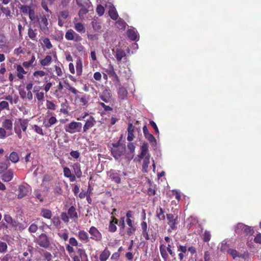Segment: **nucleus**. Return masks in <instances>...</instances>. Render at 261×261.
Masks as SVG:
<instances>
[{"label":"nucleus","mask_w":261,"mask_h":261,"mask_svg":"<svg viewBox=\"0 0 261 261\" xmlns=\"http://www.w3.org/2000/svg\"><path fill=\"white\" fill-rule=\"evenodd\" d=\"M118 94L119 97L121 99H124L127 97L128 92L127 90L124 87H121L118 89Z\"/></svg>","instance_id":"nucleus-15"},{"label":"nucleus","mask_w":261,"mask_h":261,"mask_svg":"<svg viewBox=\"0 0 261 261\" xmlns=\"http://www.w3.org/2000/svg\"><path fill=\"white\" fill-rule=\"evenodd\" d=\"M36 31V29L33 30L31 27H29L28 30V35L29 38L32 41L35 42L38 41Z\"/></svg>","instance_id":"nucleus-10"},{"label":"nucleus","mask_w":261,"mask_h":261,"mask_svg":"<svg viewBox=\"0 0 261 261\" xmlns=\"http://www.w3.org/2000/svg\"><path fill=\"white\" fill-rule=\"evenodd\" d=\"M52 61V58L49 55H47L43 59L40 60V64L42 66H46L49 65Z\"/></svg>","instance_id":"nucleus-21"},{"label":"nucleus","mask_w":261,"mask_h":261,"mask_svg":"<svg viewBox=\"0 0 261 261\" xmlns=\"http://www.w3.org/2000/svg\"><path fill=\"white\" fill-rule=\"evenodd\" d=\"M20 125L23 131H25L28 126V120H19Z\"/></svg>","instance_id":"nucleus-46"},{"label":"nucleus","mask_w":261,"mask_h":261,"mask_svg":"<svg viewBox=\"0 0 261 261\" xmlns=\"http://www.w3.org/2000/svg\"><path fill=\"white\" fill-rule=\"evenodd\" d=\"M211 237V234L210 231L205 230L203 234V240L204 242H208Z\"/></svg>","instance_id":"nucleus-44"},{"label":"nucleus","mask_w":261,"mask_h":261,"mask_svg":"<svg viewBox=\"0 0 261 261\" xmlns=\"http://www.w3.org/2000/svg\"><path fill=\"white\" fill-rule=\"evenodd\" d=\"M52 222L55 226H58L61 222L59 218L58 217H54L52 219Z\"/></svg>","instance_id":"nucleus-63"},{"label":"nucleus","mask_w":261,"mask_h":261,"mask_svg":"<svg viewBox=\"0 0 261 261\" xmlns=\"http://www.w3.org/2000/svg\"><path fill=\"white\" fill-rule=\"evenodd\" d=\"M126 223L129 226V228L127 230V233L129 236L132 234L136 231V227L133 225L131 219L126 220Z\"/></svg>","instance_id":"nucleus-22"},{"label":"nucleus","mask_w":261,"mask_h":261,"mask_svg":"<svg viewBox=\"0 0 261 261\" xmlns=\"http://www.w3.org/2000/svg\"><path fill=\"white\" fill-rule=\"evenodd\" d=\"M34 195L35 197L39 200L40 201L43 202V196L39 193L38 191H36L34 192Z\"/></svg>","instance_id":"nucleus-60"},{"label":"nucleus","mask_w":261,"mask_h":261,"mask_svg":"<svg viewBox=\"0 0 261 261\" xmlns=\"http://www.w3.org/2000/svg\"><path fill=\"white\" fill-rule=\"evenodd\" d=\"M160 251L162 257L164 258L165 261L167 260L168 257V255L166 251V247L165 245L162 244L160 246Z\"/></svg>","instance_id":"nucleus-24"},{"label":"nucleus","mask_w":261,"mask_h":261,"mask_svg":"<svg viewBox=\"0 0 261 261\" xmlns=\"http://www.w3.org/2000/svg\"><path fill=\"white\" fill-rule=\"evenodd\" d=\"M73 169L74 171V173L76 175V176L79 178L82 176V171L81 170L80 167L77 165H74L73 166Z\"/></svg>","instance_id":"nucleus-41"},{"label":"nucleus","mask_w":261,"mask_h":261,"mask_svg":"<svg viewBox=\"0 0 261 261\" xmlns=\"http://www.w3.org/2000/svg\"><path fill=\"white\" fill-rule=\"evenodd\" d=\"M49 17V15H44L41 16L40 18V21L39 22V28L40 30L44 33H46L48 31V22L47 18Z\"/></svg>","instance_id":"nucleus-5"},{"label":"nucleus","mask_w":261,"mask_h":261,"mask_svg":"<svg viewBox=\"0 0 261 261\" xmlns=\"http://www.w3.org/2000/svg\"><path fill=\"white\" fill-rule=\"evenodd\" d=\"M3 127L7 129L11 130L12 128V122L10 120L6 119L3 123Z\"/></svg>","instance_id":"nucleus-37"},{"label":"nucleus","mask_w":261,"mask_h":261,"mask_svg":"<svg viewBox=\"0 0 261 261\" xmlns=\"http://www.w3.org/2000/svg\"><path fill=\"white\" fill-rule=\"evenodd\" d=\"M21 261H31L32 256H29V253L28 252H24L22 254V256L20 258Z\"/></svg>","instance_id":"nucleus-39"},{"label":"nucleus","mask_w":261,"mask_h":261,"mask_svg":"<svg viewBox=\"0 0 261 261\" xmlns=\"http://www.w3.org/2000/svg\"><path fill=\"white\" fill-rule=\"evenodd\" d=\"M29 16V18L32 20H35L36 19V15L35 13V11L33 9H31L30 11H29V13L28 14Z\"/></svg>","instance_id":"nucleus-54"},{"label":"nucleus","mask_w":261,"mask_h":261,"mask_svg":"<svg viewBox=\"0 0 261 261\" xmlns=\"http://www.w3.org/2000/svg\"><path fill=\"white\" fill-rule=\"evenodd\" d=\"M96 12L99 16H102L105 13V8L100 5L97 6L96 8Z\"/></svg>","instance_id":"nucleus-52"},{"label":"nucleus","mask_w":261,"mask_h":261,"mask_svg":"<svg viewBox=\"0 0 261 261\" xmlns=\"http://www.w3.org/2000/svg\"><path fill=\"white\" fill-rule=\"evenodd\" d=\"M128 37L133 41L138 39V32L135 29H128L127 31Z\"/></svg>","instance_id":"nucleus-11"},{"label":"nucleus","mask_w":261,"mask_h":261,"mask_svg":"<svg viewBox=\"0 0 261 261\" xmlns=\"http://www.w3.org/2000/svg\"><path fill=\"white\" fill-rule=\"evenodd\" d=\"M17 76L19 79H23L24 78L23 74H25L27 72L24 70L23 68L20 65H17L16 66Z\"/></svg>","instance_id":"nucleus-19"},{"label":"nucleus","mask_w":261,"mask_h":261,"mask_svg":"<svg viewBox=\"0 0 261 261\" xmlns=\"http://www.w3.org/2000/svg\"><path fill=\"white\" fill-rule=\"evenodd\" d=\"M227 253L231 255L233 258H236V257H241V255H239L238 251L236 250L232 249H228L227 250Z\"/></svg>","instance_id":"nucleus-40"},{"label":"nucleus","mask_w":261,"mask_h":261,"mask_svg":"<svg viewBox=\"0 0 261 261\" xmlns=\"http://www.w3.org/2000/svg\"><path fill=\"white\" fill-rule=\"evenodd\" d=\"M77 253L79 254L80 256L82 259L84 258V257H86L87 255L86 254L85 250L83 249L79 248L77 250Z\"/></svg>","instance_id":"nucleus-58"},{"label":"nucleus","mask_w":261,"mask_h":261,"mask_svg":"<svg viewBox=\"0 0 261 261\" xmlns=\"http://www.w3.org/2000/svg\"><path fill=\"white\" fill-rule=\"evenodd\" d=\"M117 27L120 29H124L126 27V22L122 19H119L116 21Z\"/></svg>","instance_id":"nucleus-38"},{"label":"nucleus","mask_w":261,"mask_h":261,"mask_svg":"<svg viewBox=\"0 0 261 261\" xmlns=\"http://www.w3.org/2000/svg\"><path fill=\"white\" fill-rule=\"evenodd\" d=\"M75 29L79 32H85V29L81 22H77L75 24Z\"/></svg>","instance_id":"nucleus-35"},{"label":"nucleus","mask_w":261,"mask_h":261,"mask_svg":"<svg viewBox=\"0 0 261 261\" xmlns=\"http://www.w3.org/2000/svg\"><path fill=\"white\" fill-rule=\"evenodd\" d=\"M145 137L150 142H156L154 137L149 133H147V134Z\"/></svg>","instance_id":"nucleus-56"},{"label":"nucleus","mask_w":261,"mask_h":261,"mask_svg":"<svg viewBox=\"0 0 261 261\" xmlns=\"http://www.w3.org/2000/svg\"><path fill=\"white\" fill-rule=\"evenodd\" d=\"M89 233L91 234V238L96 241H100L102 239V235L98 229L94 226H92L89 231Z\"/></svg>","instance_id":"nucleus-6"},{"label":"nucleus","mask_w":261,"mask_h":261,"mask_svg":"<svg viewBox=\"0 0 261 261\" xmlns=\"http://www.w3.org/2000/svg\"><path fill=\"white\" fill-rule=\"evenodd\" d=\"M41 214L43 217L47 219H50L51 217V212L48 209H42Z\"/></svg>","instance_id":"nucleus-33"},{"label":"nucleus","mask_w":261,"mask_h":261,"mask_svg":"<svg viewBox=\"0 0 261 261\" xmlns=\"http://www.w3.org/2000/svg\"><path fill=\"white\" fill-rule=\"evenodd\" d=\"M9 159L11 162L16 163L19 161V157L16 152H12L10 153Z\"/></svg>","instance_id":"nucleus-31"},{"label":"nucleus","mask_w":261,"mask_h":261,"mask_svg":"<svg viewBox=\"0 0 261 261\" xmlns=\"http://www.w3.org/2000/svg\"><path fill=\"white\" fill-rule=\"evenodd\" d=\"M7 245L5 242H0V252H4L7 250Z\"/></svg>","instance_id":"nucleus-57"},{"label":"nucleus","mask_w":261,"mask_h":261,"mask_svg":"<svg viewBox=\"0 0 261 261\" xmlns=\"http://www.w3.org/2000/svg\"><path fill=\"white\" fill-rule=\"evenodd\" d=\"M125 56L126 54L123 50L119 48L116 49L115 57L118 62H120L122 59Z\"/></svg>","instance_id":"nucleus-16"},{"label":"nucleus","mask_w":261,"mask_h":261,"mask_svg":"<svg viewBox=\"0 0 261 261\" xmlns=\"http://www.w3.org/2000/svg\"><path fill=\"white\" fill-rule=\"evenodd\" d=\"M117 227L116 225L114 223H113V222H110L109 227V230L110 231L114 232L116 231Z\"/></svg>","instance_id":"nucleus-61"},{"label":"nucleus","mask_w":261,"mask_h":261,"mask_svg":"<svg viewBox=\"0 0 261 261\" xmlns=\"http://www.w3.org/2000/svg\"><path fill=\"white\" fill-rule=\"evenodd\" d=\"M235 231L237 233H244L250 235H252L253 233V230L250 227L242 223L237 224L235 228Z\"/></svg>","instance_id":"nucleus-4"},{"label":"nucleus","mask_w":261,"mask_h":261,"mask_svg":"<svg viewBox=\"0 0 261 261\" xmlns=\"http://www.w3.org/2000/svg\"><path fill=\"white\" fill-rule=\"evenodd\" d=\"M111 178L116 183L119 184L121 181L120 177L115 173L110 175Z\"/></svg>","instance_id":"nucleus-48"},{"label":"nucleus","mask_w":261,"mask_h":261,"mask_svg":"<svg viewBox=\"0 0 261 261\" xmlns=\"http://www.w3.org/2000/svg\"><path fill=\"white\" fill-rule=\"evenodd\" d=\"M95 121L93 118L91 117L90 119L87 120L84 126V131L86 132L88 129L92 127L94 125V123Z\"/></svg>","instance_id":"nucleus-28"},{"label":"nucleus","mask_w":261,"mask_h":261,"mask_svg":"<svg viewBox=\"0 0 261 261\" xmlns=\"http://www.w3.org/2000/svg\"><path fill=\"white\" fill-rule=\"evenodd\" d=\"M35 97L39 102H41L44 98V93L43 92L37 91V92L36 93Z\"/></svg>","instance_id":"nucleus-51"},{"label":"nucleus","mask_w":261,"mask_h":261,"mask_svg":"<svg viewBox=\"0 0 261 261\" xmlns=\"http://www.w3.org/2000/svg\"><path fill=\"white\" fill-rule=\"evenodd\" d=\"M12 259V256L10 254H7L1 259V261H9Z\"/></svg>","instance_id":"nucleus-64"},{"label":"nucleus","mask_w":261,"mask_h":261,"mask_svg":"<svg viewBox=\"0 0 261 261\" xmlns=\"http://www.w3.org/2000/svg\"><path fill=\"white\" fill-rule=\"evenodd\" d=\"M122 138V136L121 135L117 143L112 144L113 148L111 149V152L116 160H118L125 152V145L121 142Z\"/></svg>","instance_id":"nucleus-1"},{"label":"nucleus","mask_w":261,"mask_h":261,"mask_svg":"<svg viewBox=\"0 0 261 261\" xmlns=\"http://www.w3.org/2000/svg\"><path fill=\"white\" fill-rule=\"evenodd\" d=\"M66 88L71 92L76 95L75 96V101L79 103L80 106H85L88 103V97L84 94L82 95H77L79 93L75 88L70 86V84H67Z\"/></svg>","instance_id":"nucleus-2"},{"label":"nucleus","mask_w":261,"mask_h":261,"mask_svg":"<svg viewBox=\"0 0 261 261\" xmlns=\"http://www.w3.org/2000/svg\"><path fill=\"white\" fill-rule=\"evenodd\" d=\"M75 32L72 29H69L65 33V37L67 40H73Z\"/></svg>","instance_id":"nucleus-25"},{"label":"nucleus","mask_w":261,"mask_h":261,"mask_svg":"<svg viewBox=\"0 0 261 261\" xmlns=\"http://www.w3.org/2000/svg\"><path fill=\"white\" fill-rule=\"evenodd\" d=\"M7 42V40L5 36L0 33V46H5Z\"/></svg>","instance_id":"nucleus-42"},{"label":"nucleus","mask_w":261,"mask_h":261,"mask_svg":"<svg viewBox=\"0 0 261 261\" xmlns=\"http://www.w3.org/2000/svg\"><path fill=\"white\" fill-rule=\"evenodd\" d=\"M13 177V172L11 170L7 171L2 176V179L5 182L10 181Z\"/></svg>","instance_id":"nucleus-23"},{"label":"nucleus","mask_w":261,"mask_h":261,"mask_svg":"<svg viewBox=\"0 0 261 261\" xmlns=\"http://www.w3.org/2000/svg\"><path fill=\"white\" fill-rule=\"evenodd\" d=\"M46 106L47 107V109L48 110H56V107L55 104L51 101L47 100L46 101Z\"/></svg>","instance_id":"nucleus-45"},{"label":"nucleus","mask_w":261,"mask_h":261,"mask_svg":"<svg viewBox=\"0 0 261 261\" xmlns=\"http://www.w3.org/2000/svg\"><path fill=\"white\" fill-rule=\"evenodd\" d=\"M128 136L127 137V139L128 141H132L134 138V126L133 124L131 123H129L128 124Z\"/></svg>","instance_id":"nucleus-13"},{"label":"nucleus","mask_w":261,"mask_h":261,"mask_svg":"<svg viewBox=\"0 0 261 261\" xmlns=\"http://www.w3.org/2000/svg\"><path fill=\"white\" fill-rule=\"evenodd\" d=\"M68 215L71 219H77L78 218L76 210L73 206H71L68 211Z\"/></svg>","instance_id":"nucleus-20"},{"label":"nucleus","mask_w":261,"mask_h":261,"mask_svg":"<svg viewBox=\"0 0 261 261\" xmlns=\"http://www.w3.org/2000/svg\"><path fill=\"white\" fill-rule=\"evenodd\" d=\"M38 228V226L36 224L33 223L30 226L29 230L32 233H35L37 231Z\"/></svg>","instance_id":"nucleus-55"},{"label":"nucleus","mask_w":261,"mask_h":261,"mask_svg":"<svg viewBox=\"0 0 261 261\" xmlns=\"http://www.w3.org/2000/svg\"><path fill=\"white\" fill-rule=\"evenodd\" d=\"M69 16V12L68 11H62L60 12V15L58 17L61 19H66Z\"/></svg>","instance_id":"nucleus-53"},{"label":"nucleus","mask_w":261,"mask_h":261,"mask_svg":"<svg viewBox=\"0 0 261 261\" xmlns=\"http://www.w3.org/2000/svg\"><path fill=\"white\" fill-rule=\"evenodd\" d=\"M43 42L46 48L49 49L53 47V45L51 44L49 38H44L43 40Z\"/></svg>","instance_id":"nucleus-47"},{"label":"nucleus","mask_w":261,"mask_h":261,"mask_svg":"<svg viewBox=\"0 0 261 261\" xmlns=\"http://www.w3.org/2000/svg\"><path fill=\"white\" fill-rule=\"evenodd\" d=\"M62 220L65 222H68L69 221L68 215L66 213H62L61 215Z\"/></svg>","instance_id":"nucleus-62"},{"label":"nucleus","mask_w":261,"mask_h":261,"mask_svg":"<svg viewBox=\"0 0 261 261\" xmlns=\"http://www.w3.org/2000/svg\"><path fill=\"white\" fill-rule=\"evenodd\" d=\"M109 15L110 16L111 18L114 20H116L118 19V14L116 9L114 7L112 8L109 10Z\"/></svg>","instance_id":"nucleus-27"},{"label":"nucleus","mask_w":261,"mask_h":261,"mask_svg":"<svg viewBox=\"0 0 261 261\" xmlns=\"http://www.w3.org/2000/svg\"><path fill=\"white\" fill-rule=\"evenodd\" d=\"M167 223L172 229L176 228V225L177 224V216L175 217L172 214H168L166 215Z\"/></svg>","instance_id":"nucleus-7"},{"label":"nucleus","mask_w":261,"mask_h":261,"mask_svg":"<svg viewBox=\"0 0 261 261\" xmlns=\"http://www.w3.org/2000/svg\"><path fill=\"white\" fill-rule=\"evenodd\" d=\"M45 75V72L42 70L36 71L33 73V76L36 78H39V77H43Z\"/></svg>","instance_id":"nucleus-49"},{"label":"nucleus","mask_w":261,"mask_h":261,"mask_svg":"<svg viewBox=\"0 0 261 261\" xmlns=\"http://www.w3.org/2000/svg\"><path fill=\"white\" fill-rule=\"evenodd\" d=\"M0 10L7 17L11 16V11L8 7H0Z\"/></svg>","instance_id":"nucleus-43"},{"label":"nucleus","mask_w":261,"mask_h":261,"mask_svg":"<svg viewBox=\"0 0 261 261\" xmlns=\"http://www.w3.org/2000/svg\"><path fill=\"white\" fill-rule=\"evenodd\" d=\"M148 144L147 143H143L141 146V152L139 155H138V158L140 160L143 159L147 155L148 153Z\"/></svg>","instance_id":"nucleus-12"},{"label":"nucleus","mask_w":261,"mask_h":261,"mask_svg":"<svg viewBox=\"0 0 261 261\" xmlns=\"http://www.w3.org/2000/svg\"><path fill=\"white\" fill-rule=\"evenodd\" d=\"M43 256L44 258V260H46L47 261H51L52 259L51 254L46 251L43 252Z\"/></svg>","instance_id":"nucleus-50"},{"label":"nucleus","mask_w":261,"mask_h":261,"mask_svg":"<svg viewBox=\"0 0 261 261\" xmlns=\"http://www.w3.org/2000/svg\"><path fill=\"white\" fill-rule=\"evenodd\" d=\"M36 242L41 247L45 249L48 248L51 245L49 238L45 233H41L36 239Z\"/></svg>","instance_id":"nucleus-3"},{"label":"nucleus","mask_w":261,"mask_h":261,"mask_svg":"<svg viewBox=\"0 0 261 261\" xmlns=\"http://www.w3.org/2000/svg\"><path fill=\"white\" fill-rule=\"evenodd\" d=\"M150 156V155L149 153H148L147 155L145 157V158L143 160V165H142V171L143 172L146 173L148 171L147 169H148V165L150 163V162H149Z\"/></svg>","instance_id":"nucleus-17"},{"label":"nucleus","mask_w":261,"mask_h":261,"mask_svg":"<svg viewBox=\"0 0 261 261\" xmlns=\"http://www.w3.org/2000/svg\"><path fill=\"white\" fill-rule=\"evenodd\" d=\"M84 7L85 8H81V9L79 11V15L80 17H83L89 11L88 9L89 7H87V5L86 4Z\"/></svg>","instance_id":"nucleus-36"},{"label":"nucleus","mask_w":261,"mask_h":261,"mask_svg":"<svg viewBox=\"0 0 261 261\" xmlns=\"http://www.w3.org/2000/svg\"><path fill=\"white\" fill-rule=\"evenodd\" d=\"M110 255V251L106 248L100 254L99 259L100 261H106Z\"/></svg>","instance_id":"nucleus-26"},{"label":"nucleus","mask_w":261,"mask_h":261,"mask_svg":"<svg viewBox=\"0 0 261 261\" xmlns=\"http://www.w3.org/2000/svg\"><path fill=\"white\" fill-rule=\"evenodd\" d=\"M82 124L79 122H72L70 123L68 125V129H66V132H68L70 133H72L74 132V130L78 128L79 126L81 127Z\"/></svg>","instance_id":"nucleus-14"},{"label":"nucleus","mask_w":261,"mask_h":261,"mask_svg":"<svg viewBox=\"0 0 261 261\" xmlns=\"http://www.w3.org/2000/svg\"><path fill=\"white\" fill-rule=\"evenodd\" d=\"M63 171L65 177H69L72 174L70 170L68 167L64 168Z\"/></svg>","instance_id":"nucleus-59"},{"label":"nucleus","mask_w":261,"mask_h":261,"mask_svg":"<svg viewBox=\"0 0 261 261\" xmlns=\"http://www.w3.org/2000/svg\"><path fill=\"white\" fill-rule=\"evenodd\" d=\"M32 8L31 6L22 5L20 8V10L23 14L24 15H28L29 11H30Z\"/></svg>","instance_id":"nucleus-32"},{"label":"nucleus","mask_w":261,"mask_h":261,"mask_svg":"<svg viewBox=\"0 0 261 261\" xmlns=\"http://www.w3.org/2000/svg\"><path fill=\"white\" fill-rule=\"evenodd\" d=\"M78 236L81 240L89 241L88 234L84 231H79Z\"/></svg>","instance_id":"nucleus-30"},{"label":"nucleus","mask_w":261,"mask_h":261,"mask_svg":"<svg viewBox=\"0 0 261 261\" xmlns=\"http://www.w3.org/2000/svg\"><path fill=\"white\" fill-rule=\"evenodd\" d=\"M106 72L110 77H113L117 82H120L119 78L116 74L113 66L111 64L109 65L108 68L106 70Z\"/></svg>","instance_id":"nucleus-8"},{"label":"nucleus","mask_w":261,"mask_h":261,"mask_svg":"<svg viewBox=\"0 0 261 261\" xmlns=\"http://www.w3.org/2000/svg\"><path fill=\"white\" fill-rule=\"evenodd\" d=\"M76 70L77 75H81L83 71V63L82 59L79 58L76 62Z\"/></svg>","instance_id":"nucleus-18"},{"label":"nucleus","mask_w":261,"mask_h":261,"mask_svg":"<svg viewBox=\"0 0 261 261\" xmlns=\"http://www.w3.org/2000/svg\"><path fill=\"white\" fill-rule=\"evenodd\" d=\"M35 56L33 55L31 57V59L29 61H24L22 63V65L25 68H28L30 66H32L33 63L35 61Z\"/></svg>","instance_id":"nucleus-29"},{"label":"nucleus","mask_w":261,"mask_h":261,"mask_svg":"<svg viewBox=\"0 0 261 261\" xmlns=\"http://www.w3.org/2000/svg\"><path fill=\"white\" fill-rule=\"evenodd\" d=\"M156 217L160 220H164L165 219V216L164 215V211L162 208L160 207L159 210L156 211Z\"/></svg>","instance_id":"nucleus-34"},{"label":"nucleus","mask_w":261,"mask_h":261,"mask_svg":"<svg viewBox=\"0 0 261 261\" xmlns=\"http://www.w3.org/2000/svg\"><path fill=\"white\" fill-rule=\"evenodd\" d=\"M18 198L19 199L22 198L28 195L29 193L28 188L23 185H20L18 188Z\"/></svg>","instance_id":"nucleus-9"}]
</instances>
